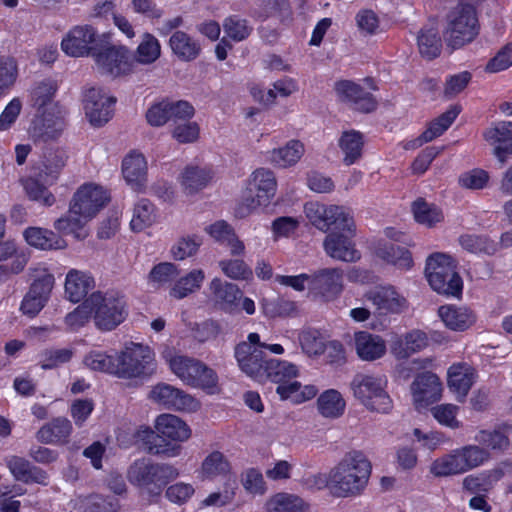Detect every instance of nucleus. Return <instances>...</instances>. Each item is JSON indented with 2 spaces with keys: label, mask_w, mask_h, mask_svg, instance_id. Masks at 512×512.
I'll use <instances>...</instances> for the list:
<instances>
[{
  "label": "nucleus",
  "mask_w": 512,
  "mask_h": 512,
  "mask_svg": "<svg viewBox=\"0 0 512 512\" xmlns=\"http://www.w3.org/2000/svg\"><path fill=\"white\" fill-rule=\"evenodd\" d=\"M168 361L172 372L189 386L192 382L188 378H198L205 366L199 360L182 355L173 356Z\"/></svg>",
  "instance_id": "nucleus-41"
},
{
  "label": "nucleus",
  "mask_w": 512,
  "mask_h": 512,
  "mask_svg": "<svg viewBox=\"0 0 512 512\" xmlns=\"http://www.w3.org/2000/svg\"><path fill=\"white\" fill-rule=\"evenodd\" d=\"M304 503L298 496L279 493L268 503V512H303Z\"/></svg>",
  "instance_id": "nucleus-55"
},
{
  "label": "nucleus",
  "mask_w": 512,
  "mask_h": 512,
  "mask_svg": "<svg viewBox=\"0 0 512 512\" xmlns=\"http://www.w3.org/2000/svg\"><path fill=\"white\" fill-rule=\"evenodd\" d=\"M23 235L30 246L40 250H61L67 247V242L61 236L48 229L29 227Z\"/></svg>",
  "instance_id": "nucleus-36"
},
{
  "label": "nucleus",
  "mask_w": 512,
  "mask_h": 512,
  "mask_svg": "<svg viewBox=\"0 0 512 512\" xmlns=\"http://www.w3.org/2000/svg\"><path fill=\"white\" fill-rule=\"evenodd\" d=\"M66 161L67 154L63 149H47L35 167L39 179L49 185L55 183L66 165Z\"/></svg>",
  "instance_id": "nucleus-28"
},
{
  "label": "nucleus",
  "mask_w": 512,
  "mask_h": 512,
  "mask_svg": "<svg viewBox=\"0 0 512 512\" xmlns=\"http://www.w3.org/2000/svg\"><path fill=\"white\" fill-rule=\"evenodd\" d=\"M354 347L358 357L364 361H374L382 358L386 353L385 340L367 331L354 333Z\"/></svg>",
  "instance_id": "nucleus-30"
},
{
  "label": "nucleus",
  "mask_w": 512,
  "mask_h": 512,
  "mask_svg": "<svg viewBox=\"0 0 512 512\" xmlns=\"http://www.w3.org/2000/svg\"><path fill=\"white\" fill-rule=\"evenodd\" d=\"M72 432V424L65 417H58L43 425L36 438L43 444L65 443Z\"/></svg>",
  "instance_id": "nucleus-37"
},
{
  "label": "nucleus",
  "mask_w": 512,
  "mask_h": 512,
  "mask_svg": "<svg viewBox=\"0 0 512 512\" xmlns=\"http://www.w3.org/2000/svg\"><path fill=\"white\" fill-rule=\"evenodd\" d=\"M305 152L304 145L298 140H290L284 147L271 151L270 161L281 168L295 165Z\"/></svg>",
  "instance_id": "nucleus-44"
},
{
  "label": "nucleus",
  "mask_w": 512,
  "mask_h": 512,
  "mask_svg": "<svg viewBox=\"0 0 512 512\" xmlns=\"http://www.w3.org/2000/svg\"><path fill=\"white\" fill-rule=\"evenodd\" d=\"M363 136L355 130L345 131L339 139V147L344 154V163L352 165L362 156Z\"/></svg>",
  "instance_id": "nucleus-45"
},
{
  "label": "nucleus",
  "mask_w": 512,
  "mask_h": 512,
  "mask_svg": "<svg viewBox=\"0 0 512 512\" xmlns=\"http://www.w3.org/2000/svg\"><path fill=\"white\" fill-rule=\"evenodd\" d=\"M148 397L158 405L176 411L194 412L200 407L199 402L190 394L167 383L153 386Z\"/></svg>",
  "instance_id": "nucleus-12"
},
{
  "label": "nucleus",
  "mask_w": 512,
  "mask_h": 512,
  "mask_svg": "<svg viewBox=\"0 0 512 512\" xmlns=\"http://www.w3.org/2000/svg\"><path fill=\"white\" fill-rule=\"evenodd\" d=\"M205 231L220 244L230 250L232 256H241L245 253V245L238 238L234 229L225 221H217L205 228Z\"/></svg>",
  "instance_id": "nucleus-34"
},
{
  "label": "nucleus",
  "mask_w": 512,
  "mask_h": 512,
  "mask_svg": "<svg viewBox=\"0 0 512 512\" xmlns=\"http://www.w3.org/2000/svg\"><path fill=\"white\" fill-rule=\"evenodd\" d=\"M161 46L158 39L151 33H144L141 41L133 54V65L135 63L150 65L159 59Z\"/></svg>",
  "instance_id": "nucleus-43"
},
{
  "label": "nucleus",
  "mask_w": 512,
  "mask_h": 512,
  "mask_svg": "<svg viewBox=\"0 0 512 512\" xmlns=\"http://www.w3.org/2000/svg\"><path fill=\"white\" fill-rule=\"evenodd\" d=\"M387 381L378 376L356 374L350 383L353 395L370 411L389 413L393 403L385 390Z\"/></svg>",
  "instance_id": "nucleus-8"
},
{
  "label": "nucleus",
  "mask_w": 512,
  "mask_h": 512,
  "mask_svg": "<svg viewBox=\"0 0 512 512\" xmlns=\"http://www.w3.org/2000/svg\"><path fill=\"white\" fill-rule=\"evenodd\" d=\"M84 363L92 370L116 375L118 370L117 357L100 351H91L84 358Z\"/></svg>",
  "instance_id": "nucleus-56"
},
{
  "label": "nucleus",
  "mask_w": 512,
  "mask_h": 512,
  "mask_svg": "<svg viewBox=\"0 0 512 512\" xmlns=\"http://www.w3.org/2000/svg\"><path fill=\"white\" fill-rule=\"evenodd\" d=\"M178 476L179 471L173 465L156 463L148 458L135 460L127 470L128 481L151 497L160 496L163 487Z\"/></svg>",
  "instance_id": "nucleus-4"
},
{
  "label": "nucleus",
  "mask_w": 512,
  "mask_h": 512,
  "mask_svg": "<svg viewBox=\"0 0 512 512\" xmlns=\"http://www.w3.org/2000/svg\"><path fill=\"white\" fill-rule=\"evenodd\" d=\"M416 44L422 58L433 60L441 54L442 38L436 22L424 25L416 35Z\"/></svg>",
  "instance_id": "nucleus-32"
},
{
  "label": "nucleus",
  "mask_w": 512,
  "mask_h": 512,
  "mask_svg": "<svg viewBox=\"0 0 512 512\" xmlns=\"http://www.w3.org/2000/svg\"><path fill=\"white\" fill-rule=\"evenodd\" d=\"M477 17L471 5L457 7L449 16L444 38L449 47L460 48L477 35Z\"/></svg>",
  "instance_id": "nucleus-11"
},
{
  "label": "nucleus",
  "mask_w": 512,
  "mask_h": 512,
  "mask_svg": "<svg viewBox=\"0 0 512 512\" xmlns=\"http://www.w3.org/2000/svg\"><path fill=\"white\" fill-rule=\"evenodd\" d=\"M202 244L199 236H185L180 238L171 248V254L175 260H184L195 255Z\"/></svg>",
  "instance_id": "nucleus-61"
},
{
  "label": "nucleus",
  "mask_w": 512,
  "mask_h": 512,
  "mask_svg": "<svg viewBox=\"0 0 512 512\" xmlns=\"http://www.w3.org/2000/svg\"><path fill=\"white\" fill-rule=\"evenodd\" d=\"M371 474V464L360 451H351L331 469L328 479L315 476V483H328L333 493L338 497L354 496L366 487Z\"/></svg>",
  "instance_id": "nucleus-1"
},
{
  "label": "nucleus",
  "mask_w": 512,
  "mask_h": 512,
  "mask_svg": "<svg viewBox=\"0 0 512 512\" xmlns=\"http://www.w3.org/2000/svg\"><path fill=\"white\" fill-rule=\"evenodd\" d=\"M115 101L114 97L107 96L101 88H88L85 91L83 103L90 123L97 127L107 123L112 117V105Z\"/></svg>",
  "instance_id": "nucleus-16"
},
{
  "label": "nucleus",
  "mask_w": 512,
  "mask_h": 512,
  "mask_svg": "<svg viewBox=\"0 0 512 512\" xmlns=\"http://www.w3.org/2000/svg\"><path fill=\"white\" fill-rule=\"evenodd\" d=\"M438 314L446 327L454 331H464L476 321V315L467 307L445 305L438 309Z\"/></svg>",
  "instance_id": "nucleus-35"
},
{
  "label": "nucleus",
  "mask_w": 512,
  "mask_h": 512,
  "mask_svg": "<svg viewBox=\"0 0 512 512\" xmlns=\"http://www.w3.org/2000/svg\"><path fill=\"white\" fill-rule=\"evenodd\" d=\"M304 212L310 223L322 232H328L332 228L351 234L354 232L353 217L346 207L308 202L304 206Z\"/></svg>",
  "instance_id": "nucleus-10"
},
{
  "label": "nucleus",
  "mask_w": 512,
  "mask_h": 512,
  "mask_svg": "<svg viewBox=\"0 0 512 512\" xmlns=\"http://www.w3.org/2000/svg\"><path fill=\"white\" fill-rule=\"evenodd\" d=\"M208 290L209 300L216 309L228 313L238 310L243 297V292L238 285L216 277L209 283Z\"/></svg>",
  "instance_id": "nucleus-18"
},
{
  "label": "nucleus",
  "mask_w": 512,
  "mask_h": 512,
  "mask_svg": "<svg viewBox=\"0 0 512 512\" xmlns=\"http://www.w3.org/2000/svg\"><path fill=\"white\" fill-rule=\"evenodd\" d=\"M298 340L303 353L318 356L325 352V344L321 333L316 329H304L299 333Z\"/></svg>",
  "instance_id": "nucleus-54"
},
{
  "label": "nucleus",
  "mask_w": 512,
  "mask_h": 512,
  "mask_svg": "<svg viewBox=\"0 0 512 512\" xmlns=\"http://www.w3.org/2000/svg\"><path fill=\"white\" fill-rule=\"evenodd\" d=\"M214 177L213 170L208 166L187 165L179 174L178 180L186 195H193L205 189Z\"/></svg>",
  "instance_id": "nucleus-25"
},
{
  "label": "nucleus",
  "mask_w": 512,
  "mask_h": 512,
  "mask_svg": "<svg viewBox=\"0 0 512 512\" xmlns=\"http://www.w3.org/2000/svg\"><path fill=\"white\" fill-rule=\"evenodd\" d=\"M92 317L97 329L112 331L127 317V304L124 296L115 291H96L88 296Z\"/></svg>",
  "instance_id": "nucleus-5"
},
{
  "label": "nucleus",
  "mask_w": 512,
  "mask_h": 512,
  "mask_svg": "<svg viewBox=\"0 0 512 512\" xmlns=\"http://www.w3.org/2000/svg\"><path fill=\"white\" fill-rule=\"evenodd\" d=\"M234 354L242 372L256 381H265V366H268L269 359L263 350L250 344L239 343Z\"/></svg>",
  "instance_id": "nucleus-17"
},
{
  "label": "nucleus",
  "mask_w": 512,
  "mask_h": 512,
  "mask_svg": "<svg viewBox=\"0 0 512 512\" xmlns=\"http://www.w3.org/2000/svg\"><path fill=\"white\" fill-rule=\"evenodd\" d=\"M101 73L120 77L133 72L134 65L129 50L124 46H110L93 54Z\"/></svg>",
  "instance_id": "nucleus-13"
},
{
  "label": "nucleus",
  "mask_w": 512,
  "mask_h": 512,
  "mask_svg": "<svg viewBox=\"0 0 512 512\" xmlns=\"http://www.w3.org/2000/svg\"><path fill=\"white\" fill-rule=\"evenodd\" d=\"M156 431L145 429L140 434L147 453L162 457H175L180 454V442L191 436L188 425L178 416L162 414L155 422Z\"/></svg>",
  "instance_id": "nucleus-2"
},
{
  "label": "nucleus",
  "mask_w": 512,
  "mask_h": 512,
  "mask_svg": "<svg viewBox=\"0 0 512 512\" xmlns=\"http://www.w3.org/2000/svg\"><path fill=\"white\" fill-rule=\"evenodd\" d=\"M86 512H117L119 501L115 497H105L102 495H90L85 500Z\"/></svg>",
  "instance_id": "nucleus-64"
},
{
  "label": "nucleus",
  "mask_w": 512,
  "mask_h": 512,
  "mask_svg": "<svg viewBox=\"0 0 512 512\" xmlns=\"http://www.w3.org/2000/svg\"><path fill=\"white\" fill-rule=\"evenodd\" d=\"M116 376L125 379L151 376L156 371L155 354L149 346L129 342L117 356Z\"/></svg>",
  "instance_id": "nucleus-9"
},
{
  "label": "nucleus",
  "mask_w": 512,
  "mask_h": 512,
  "mask_svg": "<svg viewBox=\"0 0 512 512\" xmlns=\"http://www.w3.org/2000/svg\"><path fill=\"white\" fill-rule=\"evenodd\" d=\"M277 181L273 171L266 168L256 169L250 176L248 188L235 209L239 218H245L260 207L267 206L274 198Z\"/></svg>",
  "instance_id": "nucleus-6"
},
{
  "label": "nucleus",
  "mask_w": 512,
  "mask_h": 512,
  "mask_svg": "<svg viewBox=\"0 0 512 512\" xmlns=\"http://www.w3.org/2000/svg\"><path fill=\"white\" fill-rule=\"evenodd\" d=\"M265 380H270L277 385L276 393L281 400H290L294 404H301L313 399L318 389L314 385H302L293 380L299 375L298 367L290 362L278 359H269L265 366Z\"/></svg>",
  "instance_id": "nucleus-3"
},
{
  "label": "nucleus",
  "mask_w": 512,
  "mask_h": 512,
  "mask_svg": "<svg viewBox=\"0 0 512 512\" xmlns=\"http://www.w3.org/2000/svg\"><path fill=\"white\" fill-rule=\"evenodd\" d=\"M169 45L173 53L183 61L196 59L201 51L200 44L183 31L174 32L169 39Z\"/></svg>",
  "instance_id": "nucleus-40"
},
{
  "label": "nucleus",
  "mask_w": 512,
  "mask_h": 512,
  "mask_svg": "<svg viewBox=\"0 0 512 512\" xmlns=\"http://www.w3.org/2000/svg\"><path fill=\"white\" fill-rule=\"evenodd\" d=\"M414 401L420 405H428L441 396L442 385L439 377L431 372L419 374L411 384Z\"/></svg>",
  "instance_id": "nucleus-26"
},
{
  "label": "nucleus",
  "mask_w": 512,
  "mask_h": 512,
  "mask_svg": "<svg viewBox=\"0 0 512 512\" xmlns=\"http://www.w3.org/2000/svg\"><path fill=\"white\" fill-rule=\"evenodd\" d=\"M230 470V463L223 453L214 451L203 460L200 473L202 479H213L229 474Z\"/></svg>",
  "instance_id": "nucleus-49"
},
{
  "label": "nucleus",
  "mask_w": 512,
  "mask_h": 512,
  "mask_svg": "<svg viewBox=\"0 0 512 512\" xmlns=\"http://www.w3.org/2000/svg\"><path fill=\"white\" fill-rule=\"evenodd\" d=\"M425 273L431 288L436 292L452 296L461 294L463 282L456 271L455 261L449 255L435 253L429 256Z\"/></svg>",
  "instance_id": "nucleus-7"
},
{
  "label": "nucleus",
  "mask_w": 512,
  "mask_h": 512,
  "mask_svg": "<svg viewBox=\"0 0 512 512\" xmlns=\"http://www.w3.org/2000/svg\"><path fill=\"white\" fill-rule=\"evenodd\" d=\"M155 221V209L153 204L147 200H140L134 208L133 217L130 222L131 229L140 232L151 226Z\"/></svg>",
  "instance_id": "nucleus-52"
},
{
  "label": "nucleus",
  "mask_w": 512,
  "mask_h": 512,
  "mask_svg": "<svg viewBox=\"0 0 512 512\" xmlns=\"http://www.w3.org/2000/svg\"><path fill=\"white\" fill-rule=\"evenodd\" d=\"M29 271L33 281L28 292L48 301L55 282L53 274L40 265L30 268Z\"/></svg>",
  "instance_id": "nucleus-47"
},
{
  "label": "nucleus",
  "mask_w": 512,
  "mask_h": 512,
  "mask_svg": "<svg viewBox=\"0 0 512 512\" xmlns=\"http://www.w3.org/2000/svg\"><path fill=\"white\" fill-rule=\"evenodd\" d=\"M459 244L467 252L479 254H494L496 244L485 235L465 234L459 237Z\"/></svg>",
  "instance_id": "nucleus-53"
},
{
  "label": "nucleus",
  "mask_w": 512,
  "mask_h": 512,
  "mask_svg": "<svg viewBox=\"0 0 512 512\" xmlns=\"http://www.w3.org/2000/svg\"><path fill=\"white\" fill-rule=\"evenodd\" d=\"M65 119L62 112L57 108L52 111H44L41 117L36 119L31 129V135L36 140H56L65 128Z\"/></svg>",
  "instance_id": "nucleus-23"
},
{
  "label": "nucleus",
  "mask_w": 512,
  "mask_h": 512,
  "mask_svg": "<svg viewBox=\"0 0 512 512\" xmlns=\"http://www.w3.org/2000/svg\"><path fill=\"white\" fill-rule=\"evenodd\" d=\"M126 182L135 191H142L147 184V162L141 153L132 152L122 162Z\"/></svg>",
  "instance_id": "nucleus-31"
},
{
  "label": "nucleus",
  "mask_w": 512,
  "mask_h": 512,
  "mask_svg": "<svg viewBox=\"0 0 512 512\" xmlns=\"http://www.w3.org/2000/svg\"><path fill=\"white\" fill-rule=\"evenodd\" d=\"M87 218L78 213L72 212V205L64 216L58 218L54 222V228L63 234H73L78 240H83L88 236V232L84 230L85 225L89 222Z\"/></svg>",
  "instance_id": "nucleus-42"
},
{
  "label": "nucleus",
  "mask_w": 512,
  "mask_h": 512,
  "mask_svg": "<svg viewBox=\"0 0 512 512\" xmlns=\"http://www.w3.org/2000/svg\"><path fill=\"white\" fill-rule=\"evenodd\" d=\"M512 426L502 424L493 430H481L475 436V441L492 450H504L509 447Z\"/></svg>",
  "instance_id": "nucleus-38"
},
{
  "label": "nucleus",
  "mask_w": 512,
  "mask_h": 512,
  "mask_svg": "<svg viewBox=\"0 0 512 512\" xmlns=\"http://www.w3.org/2000/svg\"><path fill=\"white\" fill-rule=\"evenodd\" d=\"M343 232L329 233L323 241V248L326 254L335 260L353 262L359 259L360 255L350 237Z\"/></svg>",
  "instance_id": "nucleus-27"
},
{
  "label": "nucleus",
  "mask_w": 512,
  "mask_h": 512,
  "mask_svg": "<svg viewBox=\"0 0 512 512\" xmlns=\"http://www.w3.org/2000/svg\"><path fill=\"white\" fill-rule=\"evenodd\" d=\"M179 275L177 266L170 262H161L155 265L148 274L149 283L153 286H163Z\"/></svg>",
  "instance_id": "nucleus-58"
},
{
  "label": "nucleus",
  "mask_w": 512,
  "mask_h": 512,
  "mask_svg": "<svg viewBox=\"0 0 512 512\" xmlns=\"http://www.w3.org/2000/svg\"><path fill=\"white\" fill-rule=\"evenodd\" d=\"M317 406L322 416L337 418L344 412L345 401L337 390L330 389L319 396Z\"/></svg>",
  "instance_id": "nucleus-48"
},
{
  "label": "nucleus",
  "mask_w": 512,
  "mask_h": 512,
  "mask_svg": "<svg viewBox=\"0 0 512 512\" xmlns=\"http://www.w3.org/2000/svg\"><path fill=\"white\" fill-rule=\"evenodd\" d=\"M205 280L202 269H194L175 281L169 291L170 297L181 300L197 292Z\"/></svg>",
  "instance_id": "nucleus-39"
},
{
  "label": "nucleus",
  "mask_w": 512,
  "mask_h": 512,
  "mask_svg": "<svg viewBox=\"0 0 512 512\" xmlns=\"http://www.w3.org/2000/svg\"><path fill=\"white\" fill-rule=\"evenodd\" d=\"M485 140L494 146V155L504 164L506 155L512 154V122H499L484 133Z\"/></svg>",
  "instance_id": "nucleus-29"
},
{
  "label": "nucleus",
  "mask_w": 512,
  "mask_h": 512,
  "mask_svg": "<svg viewBox=\"0 0 512 512\" xmlns=\"http://www.w3.org/2000/svg\"><path fill=\"white\" fill-rule=\"evenodd\" d=\"M377 255L399 269H409L413 264L411 253L404 247L394 244H384L379 246L377 249Z\"/></svg>",
  "instance_id": "nucleus-50"
},
{
  "label": "nucleus",
  "mask_w": 512,
  "mask_h": 512,
  "mask_svg": "<svg viewBox=\"0 0 512 512\" xmlns=\"http://www.w3.org/2000/svg\"><path fill=\"white\" fill-rule=\"evenodd\" d=\"M223 28L227 36L237 42L246 39L252 31L248 22L237 16H231L225 19Z\"/></svg>",
  "instance_id": "nucleus-63"
},
{
  "label": "nucleus",
  "mask_w": 512,
  "mask_h": 512,
  "mask_svg": "<svg viewBox=\"0 0 512 512\" xmlns=\"http://www.w3.org/2000/svg\"><path fill=\"white\" fill-rule=\"evenodd\" d=\"M365 298L373 304L380 314L401 313L408 308L405 297L391 286L376 287L368 291Z\"/></svg>",
  "instance_id": "nucleus-22"
},
{
  "label": "nucleus",
  "mask_w": 512,
  "mask_h": 512,
  "mask_svg": "<svg viewBox=\"0 0 512 512\" xmlns=\"http://www.w3.org/2000/svg\"><path fill=\"white\" fill-rule=\"evenodd\" d=\"M95 287L93 277L80 270L71 269L65 279V296L72 303L85 300L89 291Z\"/></svg>",
  "instance_id": "nucleus-33"
},
{
  "label": "nucleus",
  "mask_w": 512,
  "mask_h": 512,
  "mask_svg": "<svg viewBox=\"0 0 512 512\" xmlns=\"http://www.w3.org/2000/svg\"><path fill=\"white\" fill-rule=\"evenodd\" d=\"M109 200L107 192L98 185L84 184L74 194L70 204L72 212L91 220Z\"/></svg>",
  "instance_id": "nucleus-14"
},
{
  "label": "nucleus",
  "mask_w": 512,
  "mask_h": 512,
  "mask_svg": "<svg viewBox=\"0 0 512 512\" xmlns=\"http://www.w3.org/2000/svg\"><path fill=\"white\" fill-rule=\"evenodd\" d=\"M74 351L70 348L46 349L41 353V368L44 370L54 369L59 365L69 362Z\"/></svg>",
  "instance_id": "nucleus-59"
},
{
  "label": "nucleus",
  "mask_w": 512,
  "mask_h": 512,
  "mask_svg": "<svg viewBox=\"0 0 512 512\" xmlns=\"http://www.w3.org/2000/svg\"><path fill=\"white\" fill-rule=\"evenodd\" d=\"M218 265L224 275L233 280H247L252 276V270L242 259H223Z\"/></svg>",
  "instance_id": "nucleus-60"
},
{
  "label": "nucleus",
  "mask_w": 512,
  "mask_h": 512,
  "mask_svg": "<svg viewBox=\"0 0 512 512\" xmlns=\"http://www.w3.org/2000/svg\"><path fill=\"white\" fill-rule=\"evenodd\" d=\"M428 345L425 332L415 329L404 335H394L390 341V352L398 360L407 359Z\"/></svg>",
  "instance_id": "nucleus-24"
},
{
  "label": "nucleus",
  "mask_w": 512,
  "mask_h": 512,
  "mask_svg": "<svg viewBox=\"0 0 512 512\" xmlns=\"http://www.w3.org/2000/svg\"><path fill=\"white\" fill-rule=\"evenodd\" d=\"M335 91L341 100L351 103L356 110L361 112L369 113L377 107V101L373 95L353 81L337 82Z\"/></svg>",
  "instance_id": "nucleus-20"
},
{
  "label": "nucleus",
  "mask_w": 512,
  "mask_h": 512,
  "mask_svg": "<svg viewBox=\"0 0 512 512\" xmlns=\"http://www.w3.org/2000/svg\"><path fill=\"white\" fill-rule=\"evenodd\" d=\"M459 113V106L455 105L450 107L446 112L432 121L429 127L420 135L416 141L419 142V145H422L423 143L430 142L436 137L442 135L451 126Z\"/></svg>",
  "instance_id": "nucleus-46"
},
{
  "label": "nucleus",
  "mask_w": 512,
  "mask_h": 512,
  "mask_svg": "<svg viewBox=\"0 0 512 512\" xmlns=\"http://www.w3.org/2000/svg\"><path fill=\"white\" fill-rule=\"evenodd\" d=\"M56 92V84L51 80H43L37 83L31 91L33 106L41 109L52 101Z\"/></svg>",
  "instance_id": "nucleus-62"
},
{
  "label": "nucleus",
  "mask_w": 512,
  "mask_h": 512,
  "mask_svg": "<svg viewBox=\"0 0 512 512\" xmlns=\"http://www.w3.org/2000/svg\"><path fill=\"white\" fill-rule=\"evenodd\" d=\"M99 35L90 25L73 27L61 42L62 50L69 56L89 55L99 47Z\"/></svg>",
  "instance_id": "nucleus-15"
},
{
  "label": "nucleus",
  "mask_w": 512,
  "mask_h": 512,
  "mask_svg": "<svg viewBox=\"0 0 512 512\" xmlns=\"http://www.w3.org/2000/svg\"><path fill=\"white\" fill-rule=\"evenodd\" d=\"M459 451L466 472L479 467L490 457L489 452L479 445H466L459 448Z\"/></svg>",
  "instance_id": "nucleus-57"
},
{
  "label": "nucleus",
  "mask_w": 512,
  "mask_h": 512,
  "mask_svg": "<svg viewBox=\"0 0 512 512\" xmlns=\"http://www.w3.org/2000/svg\"><path fill=\"white\" fill-rule=\"evenodd\" d=\"M412 211L415 220L427 227H432L443 219L442 212L437 206L421 198L413 203Z\"/></svg>",
  "instance_id": "nucleus-51"
},
{
  "label": "nucleus",
  "mask_w": 512,
  "mask_h": 512,
  "mask_svg": "<svg viewBox=\"0 0 512 512\" xmlns=\"http://www.w3.org/2000/svg\"><path fill=\"white\" fill-rule=\"evenodd\" d=\"M476 378V370L467 362L454 363L447 371L448 388L459 402H464Z\"/></svg>",
  "instance_id": "nucleus-19"
},
{
  "label": "nucleus",
  "mask_w": 512,
  "mask_h": 512,
  "mask_svg": "<svg viewBox=\"0 0 512 512\" xmlns=\"http://www.w3.org/2000/svg\"><path fill=\"white\" fill-rule=\"evenodd\" d=\"M310 289L327 300L334 299L343 290V271L324 268L311 275Z\"/></svg>",
  "instance_id": "nucleus-21"
}]
</instances>
